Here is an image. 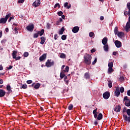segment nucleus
<instances>
[{
    "instance_id": "nucleus-1",
    "label": "nucleus",
    "mask_w": 130,
    "mask_h": 130,
    "mask_svg": "<svg viewBox=\"0 0 130 130\" xmlns=\"http://www.w3.org/2000/svg\"><path fill=\"white\" fill-rule=\"evenodd\" d=\"M92 56L89 54H85L84 56L83 63L86 65L89 66L91 64Z\"/></svg>"
},
{
    "instance_id": "nucleus-2",
    "label": "nucleus",
    "mask_w": 130,
    "mask_h": 130,
    "mask_svg": "<svg viewBox=\"0 0 130 130\" xmlns=\"http://www.w3.org/2000/svg\"><path fill=\"white\" fill-rule=\"evenodd\" d=\"M97 110V108H95V109H94L92 113L94 115V117L95 118V119H97L99 120H101L103 118V115L102 113H100L99 114V115H98Z\"/></svg>"
},
{
    "instance_id": "nucleus-3",
    "label": "nucleus",
    "mask_w": 130,
    "mask_h": 130,
    "mask_svg": "<svg viewBox=\"0 0 130 130\" xmlns=\"http://www.w3.org/2000/svg\"><path fill=\"white\" fill-rule=\"evenodd\" d=\"M11 15L12 14L10 13H8L6 15L5 18H1L0 19V24H6L7 21H8V19L11 17Z\"/></svg>"
},
{
    "instance_id": "nucleus-4",
    "label": "nucleus",
    "mask_w": 130,
    "mask_h": 130,
    "mask_svg": "<svg viewBox=\"0 0 130 130\" xmlns=\"http://www.w3.org/2000/svg\"><path fill=\"white\" fill-rule=\"evenodd\" d=\"M127 115L128 116V117H127V116L125 114H123V117L124 120L125 121H128L129 123H130V109H127Z\"/></svg>"
},
{
    "instance_id": "nucleus-5",
    "label": "nucleus",
    "mask_w": 130,
    "mask_h": 130,
    "mask_svg": "<svg viewBox=\"0 0 130 130\" xmlns=\"http://www.w3.org/2000/svg\"><path fill=\"white\" fill-rule=\"evenodd\" d=\"M54 65V60H52L51 59H48L47 62H46V66L47 68L52 67Z\"/></svg>"
},
{
    "instance_id": "nucleus-6",
    "label": "nucleus",
    "mask_w": 130,
    "mask_h": 130,
    "mask_svg": "<svg viewBox=\"0 0 130 130\" xmlns=\"http://www.w3.org/2000/svg\"><path fill=\"white\" fill-rule=\"evenodd\" d=\"M125 30L127 32L130 31V16L128 17V21L125 25Z\"/></svg>"
},
{
    "instance_id": "nucleus-7",
    "label": "nucleus",
    "mask_w": 130,
    "mask_h": 130,
    "mask_svg": "<svg viewBox=\"0 0 130 130\" xmlns=\"http://www.w3.org/2000/svg\"><path fill=\"white\" fill-rule=\"evenodd\" d=\"M123 102L126 107H130V100L128 99V96H125L123 99Z\"/></svg>"
},
{
    "instance_id": "nucleus-8",
    "label": "nucleus",
    "mask_w": 130,
    "mask_h": 130,
    "mask_svg": "<svg viewBox=\"0 0 130 130\" xmlns=\"http://www.w3.org/2000/svg\"><path fill=\"white\" fill-rule=\"evenodd\" d=\"M41 5V0H36L35 2L33 3L32 6L35 8H37L38 6Z\"/></svg>"
},
{
    "instance_id": "nucleus-9",
    "label": "nucleus",
    "mask_w": 130,
    "mask_h": 130,
    "mask_svg": "<svg viewBox=\"0 0 130 130\" xmlns=\"http://www.w3.org/2000/svg\"><path fill=\"white\" fill-rule=\"evenodd\" d=\"M104 99L107 100L109 99L110 96V93L109 91H106L105 93H103V95Z\"/></svg>"
},
{
    "instance_id": "nucleus-10",
    "label": "nucleus",
    "mask_w": 130,
    "mask_h": 130,
    "mask_svg": "<svg viewBox=\"0 0 130 130\" xmlns=\"http://www.w3.org/2000/svg\"><path fill=\"white\" fill-rule=\"evenodd\" d=\"M34 28L35 25L34 24L27 25V26L26 27V29L28 31H30L31 32L34 30Z\"/></svg>"
},
{
    "instance_id": "nucleus-11",
    "label": "nucleus",
    "mask_w": 130,
    "mask_h": 130,
    "mask_svg": "<svg viewBox=\"0 0 130 130\" xmlns=\"http://www.w3.org/2000/svg\"><path fill=\"white\" fill-rule=\"evenodd\" d=\"M121 109V106L120 105L116 106L114 108V111H116L117 113L120 112Z\"/></svg>"
},
{
    "instance_id": "nucleus-12",
    "label": "nucleus",
    "mask_w": 130,
    "mask_h": 130,
    "mask_svg": "<svg viewBox=\"0 0 130 130\" xmlns=\"http://www.w3.org/2000/svg\"><path fill=\"white\" fill-rule=\"evenodd\" d=\"M12 30L13 34H17V24H13L12 25Z\"/></svg>"
},
{
    "instance_id": "nucleus-13",
    "label": "nucleus",
    "mask_w": 130,
    "mask_h": 130,
    "mask_svg": "<svg viewBox=\"0 0 130 130\" xmlns=\"http://www.w3.org/2000/svg\"><path fill=\"white\" fill-rule=\"evenodd\" d=\"M46 57H47V54L44 53L40 57L39 60L40 61H44V60L46 59Z\"/></svg>"
},
{
    "instance_id": "nucleus-14",
    "label": "nucleus",
    "mask_w": 130,
    "mask_h": 130,
    "mask_svg": "<svg viewBox=\"0 0 130 130\" xmlns=\"http://www.w3.org/2000/svg\"><path fill=\"white\" fill-rule=\"evenodd\" d=\"M84 78L86 79V80L90 79V75L89 72L84 73Z\"/></svg>"
},
{
    "instance_id": "nucleus-15",
    "label": "nucleus",
    "mask_w": 130,
    "mask_h": 130,
    "mask_svg": "<svg viewBox=\"0 0 130 130\" xmlns=\"http://www.w3.org/2000/svg\"><path fill=\"white\" fill-rule=\"evenodd\" d=\"M114 44L117 48H120L121 46V42L120 41H115Z\"/></svg>"
},
{
    "instance_id": "nucleus-16",
    "label": "nucleus",
    "mask_w": 130,
    "mask_h": 130,
    "mask_svg": "<svg viewBox=\"0 0 130 130\" xmlns=\"http://www.w3.org/2000/svg\"><path fill=\"white\" fill-rule=\"evenodd\" d=\"M80 30L79 26H75L72 29V32L74 33H77Z\"/></svg>"
},
{
    "instance_id": "nucleus-17",
    "label": "nucleus",
    "mask_w": 130,
    "mask_h": 130,
    "mask_svg": "<svg viewBox=\"0 0 130 130\" xmlns=\"http://www.w3.org/2000/svg\"><path fill=\"white\" fill-rule=\"evenodd\" d=\"M102 43L104 45H106L108 44V38L104 37L103 39L102 40Z\"/></svg>"
},
{
    "instance_id": "nucleus-18",
    "label": "nucleus",
    "mask_w": 130,
    "mask_h": 130,
    "mask_svg": "<svg viewBox=\"0 0 130 130\" xmlns=\"http://www.w3.org/2000/svg\"><path fill=\"white\" fill-rule=\"evenodd\" d=\"M6 95V91L4 89H0V98L4 97Z\"/></svg>"
},
{
    "instance_id": "nucleus-19",
    "label": "nucleus",
    "mask_w": 130,
    "mask_h": 130,
    "mask_svg": "<svg viewBox=\"0 0 130 130\" xmlns=\"http://www.w3.org/2000/svg\"><path fill=\"white\" fill-rule=\"evenodd\" d=\"M40 39H41L40 44H42V45L44 44L46 40V38L44 37H42L40 38Z\"/></svg>"
},
{
    "instance_id": "nucleus-20",
    "label": "nucleus",
    "mask_w": 130,
    "mask_h": 130,
    "mask_svg": "<svg viewBox=\"0 0 130 130\" xmlns=\"http://www.w3.org/2000/svg\"><path fill=\"white\" fill-rule=\"evenodd\" d=\"M124 35V34L122 31H118L117 33V36L119 37V38H122Z\"/></svg>"
},
{
    "instance_id": "nucleus-21",
    "label": "nucleus",
    "mask_w": 130,
    "mask_h": 130,
    "mask_svg": "<svg viewBox=\"0 0 130 130\" xmlns=\"http://www.w3.org/2000/svg\"><path fill=\"white\" fill-rule=\"evenodd\" d=\"M12 56L13 58H15L17 60V51H13L12 53Z\"/></svg>"
},
{
    "instance_id": "nucleus-22",
    "label": "nucleus",
    "mask_w": 130,
    "mask_h": 130,
    "mask_svg": "<svg viewBox=\"0 0 130 130\" xmlns=\"http://www.w3.org/2000/svg\"><path fill=\"white\" fill-rule=\"evenodd\" d=\"M114 72V69L111 67H109L108 69V74H111Z\"/></svg>"
},
{
    "instance_id": "nucleus-23",
    "label": "nucleus",
    "mask_w": 130,
    "mask_h": 130,
    "mask_svg": "<svg viewBox=\"0 0 130 130\" xmlns=\"http://www.w3.org/2000/svg\"><path fill=\"white\" fill-rule=\"evenodd\" d=\"M104 51L106 52H108L109 51V45H107V44H106V45H104Z\"/></svg>"
},
{
    "instance_id": "nucleus-24",
    "label": "nucleus",
    "mask_w": 130,
    "mask_h": 130,
    "mask_svg": "<svg viewBox=\"0 0 130 130\" xmlns=\"http://www.w3.org/2000/svg\"><path fill=\"white\" fill-rule=\"evenodd\" d=\"M69 3L68 2H66L64 4V7L67 8V9H70L71 8V5L70 4L69 6H68Z\"/></svg>"
},
{
    "instance_id": "nucleus-25",
    "label": "nucleus",
    "mask_w": 130,
    "mask_h": 130,
    "mask_svg": "<svg viewBox=\"0 0 130 130\" xmlns=\"http://www.w3.org/2000/svg\"><path fill=\"white\" fill-rule=\"evenodd\" d=\"M127 8L128 10V16H130V2L129 3H127Z\"/></svg>"
},
{
    "instance_id": "nucleus-26",
    "label": "nucleus",
    "mask_w": 130,
    "mask_h": 130,
    "mask_svg": "<svg viewBox=\"0 0 130 130\" xmlns=\"http://www.w3.org/2000/svg\"><path fill=\"white\" fill-rule=\"evenodd\" d=\"M108 86L109 87V88H112V81H111L110 80H108Z\"/></svg>"
},
{
    "instance_id": "nucleus-27",
    "label": "nucleus",
    "mask_w": 130,
    "mask_h": 130,
    "mask_svg": "<svg viewBox=\"0 0 130 130\" xmlns=\"http://www.w3.org/2000/svg\"><path fill=\"white\" fill-rule=\"evenodd\" d=\"M114 34L115 35H118V27L117 26H116L115 28H114Z\"/></svg>"
},
{
    "instance_id": "nucleus-28",
    "label": "nucleus",
    "mask_w": 130,
    "mask_h": 130,
    "mask_svg": "<svg viewBox=\"0 0 130 130\" xmlns=\"http://www.w3.org/2000/svg\"><path fill=\"white\" fill-rule=\"evenodd\" d=\"M64 30H65V29L64 28V27H61L60 30L59 31V34L63 35V33L64 32Z\"/></svg>"
},
{
    "instance_id": "nucleus-29",
    "label": "nucleus",
    "mask_w": 130,
    "mask_h": 130,
    "mask_svg": "<svg viewBox=\"0 0 130 130\" xmlns=\"http://www.w3.org/2000/svg\"><path fill=\"white\" fill-rule=\"evenodd\" d=\"M115 96L118 97L120 95V91H117V90L114 91Z\"/></svg>"
},
{
    "instance_id": "nucleus-30",
    "label": "nucleus",
    "mask_w": 130,
    "mask_h": 130,
    "mask_svg": "<svg viewBox=\"0 0 130 130\" xmlns=\"http://www.w3.org/2000/svg\"><path fill=\"white\" fill-rule=\"evenodd\" d=\"M44 31H45V29H41V31H38L39 35H40V36L41 37V36H42V35H44Z\"/></svg>"
},
{
    "instance_id": "nucleus-31",
    "label": "nucleus",
    "mask_w": 130,
    "mask_h": 130,
    "mask_svg": "<svg viewBox=\"0 0 130 130\" xmlns=\"http://www.w3.org/2000/svg\"><path fill=\"white\" fill-rule=\"evenodd\" d=\"M7 90L8 91L9 93H12V89H11V86L7 85Z\"/></svg>"
},
{
    "instance_id": "nucleus-32",
    "label": "nucleus",
    "mask_w": 130,
    "mask_h": 130,
    "mask_svg": "<svg viewBox=\"0 0 130 130\" xmlns=\"http://www.w3.org/2000/svg\"><path fill=\"white\" fill-rule=\"evenodd\" d=\"M113 65H114V62H109L108 63V68H113Z\"/></svg>"
},
{
    "instance_id": "nucleus-33",
    "label": "nucleus",
    "mask_w": 130,
    "mask_h": 130,
    "mask_svg": "<svg viewBox=\"0 0 130 130\" xmlns=\"http://www.w3.org/2000/svg\"><path fill=\"white\" fill-rule=\"evenodd\" d=\"M39 31H38V32L36 33V34H34V36H33V38L34 39H37L38 38V37H39Z\"/></svg>"
},
{
    "instance_id": "nucleus-34",
    "label": "nucleus",
    "mask_w": 130,
    "mask_h": 130,
    "mask_svg": "<svg viewBox=\"0 0 130 130\" xmlns=\"http://www.w3.org/2000/svg\"><path fill=\"white\" fill-rule=\"evenodd\" d=\"M40 87V84L39 83H37L35 85V86H34V88L35 89H38Z\"/></svg>"
},
{
    "instance_id": "nucleus-35",
    "label": "nucleus",
    "mask_w": 130,
    "mask_h": 130,
    "mask_svg": "<svg viewBox=\"0 0 130 130\" xmlns=\"http://www.w3.org/2000/svg\"><path fill=\"white\" fill-rule=\"evenodd\" d=\"M20 89H26L27 88V84H23L20 87Z\"/></svg>"
},
{
    "instance_id": "nucleus-36",
    "label": "nucleus",
    "mask_w": 130,
    "mask_h": 130,
    "mask_svg": "<svg viewBox=\"0 0 130 130\" xmlns=\"http://www.w3.org/2000/svg\"><path fill=\"white\" fill-rule=\"evenodd\" d=\"M74 108V105H72V104H71V105H70L68 107V109L69 110V111H71L72 109H73Z\"/></svg>"
},
{
    "instance_id": "nucleus-37",
    "label": "nucleus",
    "mask_w": 130,
    "mask_h": 130,
    "mask_svg": "<svg viewBox=\"0 0 130 130\" xmlns=\"http://www.w3.org/2000/svg\"><path fill=\"white\" fill-rule=\"evenodd\" d=\"M66 76V74H63L62 73V72L61 71L60 73V78L61 79H63L64 78V77Z\"/></svg>"
},
{
    "instance_id": "nucleus-38",
    "label": "nucleus",
    "mask_w": 130,
    "mask_h": 130,
    "mask_svg": "<svg viewBox=\"0 0 130 130\" xmlns=\"http://www.w3.org/2000/svg\"><path fill=\"white\" fill-rule=\"evenodd\" d=\"M67 38V35H62L61 37V39H62V40L63 41H65L66 40Z\"/></svg>"
},
{
    "instance_id": "nucleus-39",
    "label": "nucleus",
    "mask_w": 130,
    "mask_h": 130,
    "mask_svg": "<svg viewBox=\"0 0 130 130\" xmlns=\"http://www.w3.org/2000/svg\"><path fill=\"white\" fill-rule=\"evenodd\" d=\"M66 57V55L64 53H61L60 55V58H61L62 59H65Z\"/></svg>"
},
{
    "instance_id": "nucleus-40",
    "label": "nucleus",
    "mask_w": 130,
    "mask_h": 130,
    "mask_svg": "<svg viewBox=\"0 0 130 130\" xmlns=\"http://www.w3.org/2000/svg\"><path fill=\"white\" fill-rule=\"evenodd\" d=\"M57 7H58V8H61L60 5L59 4H56L54 6V8L55 9Z\"/></svg>"
},
{
    "instance_id": "nucleus-41",
    "label": "nucleus",
    "mask_w": 130,
    "mask_h": 130,
    "mask_svg": "<svg viewBox=\"0 0 130 130\" xmlns=\"http://www.w3.org/2000/svg\"><path fill=\"white\" fill-rule=\"evenodd\" d=\"M57 14H58V16H61L63 15V12H62V11H58V13H57Z\"/></svg>"
},
{
    "instance_id": "nucleus-42",
    "label": "nucleus",
    "mask_w": 130,
    "mask_h": 130,
    "mask_svg": "<svg viewBox=\"0 0 130 130\" xmlns=\"http://www.w3.org/2000/svg\"><path fill=\"white\" fill-rule=\"evenodd\" d=\"M25 2V0H18L17 3L18 4H22Z\"/></svg>"
},
{
    "instance_id": "nucleus-43",
    "label": "nucleus",
    "mask_w": 130,
    "mask_h": 130,
    "mask_svg": "<svg viewBox=\"0 0 130 130\" xmlns=\"http://www.w3.org/2000/svg\"><path fill=\"white\" fill-rule=\"evenodd\" d=\"M29 55V53L27 52H25L24 53V57H27Z\"/></svg>"
},
{
    "instance_id": "nucleus-44",
    "label": "nucleus",
    "mask_w": 130,
    "mask_h": 130,
    "mask_svg": "<svg viewBox=\"0 0 130 130\" xmlns=\"http://www.w3.org/2000/svg\"><path fill=\"white\" fill-rule=\"evenodd\" d=\"M89 35L90 37H93L94 36V33L92 32V31H91L90 32H89Z\"/></svg>"
},
{
    "instance_id": "nucleus-45",
    "label": "nucleus",
    "mask_w": 130,
    "mask_h": 130,
    "mask_svg": "<svg viewBox=\"0 0 130 130\" xmlns=\"http://www.w3.org/2000/svg\"><path fill=\"white\" fill-rule=\"evenodd\" d=\"M120 92L121 93H123L124 91V88L123 87H120Z\"/></svg>"
},
{
    "instance_id": "nucleus-46",
    "label": "nucleus",
    "mask_w": 130,
    "mask_h": 130,
    "mask_svg": "<svg viewBox=\"0 0 130 130\" xmlns=\"http://www.w3.org/2000/svg\"><path fill=\"white\" fill-rule=\"evenodd\" d=\"M97 58H95L94 61L92 62V65H95V64L97 62Z\"/></svg>"
},
{
    "instance_id": "nucleus-47",
    "label": "nucleus",
    "mask_w": 130,
    "mask_h": 130,
    "mask_svg": "<svg viewBox=\"0 0 130 130\" xmlns=\"http://www.w3.org/2000/svg\"><path fill=\"white\" fill-rule=\"evenodd\" d=\"M65 71H66V72H69V66H66V67L65 68Z\"/></svg>"
},
{
    "instance_id": "nucleus-48",
    "label": "nucleus",
    "mask_w": 130,
    "mask_h": 130,
    "mask_svg": "<svg viewBox=\"0 0 130 130\" xmlns=\"http://www.w3.org/2000/svg\"><path fill=\"white\" fill-rule=\"evenodd\" d=\"M124 15H125V16H128V15H129L128 11H124Z\"/></svg>"
},
{
    "instance_id": "nucleus-49",
    "label": "nucleus",
    "mask_w": 130,
    "mask_h": 130,
    "mask_svg": "<svg viewBox=\"0 0 130 130\" xmlns=\"http://www.w3.org/2000/svg\"><path fill=\"white\" fill-rule=\"evenodd\" d=\"M50 27H51V25L50 24V23H47V25L46 26V28L47 29H50Z\"/></svg>"
},
{
    "instance_id": "nucleus-50",
    "label": "nucleus",
    "mask_w": 130,
    "mask_h": 130,
    "mask_svg": "<svg viewBox=\"0 0 130 130\" xmlns=\"http://www.w3.org/2000/svg\"><path fill=\"white\" fill-rule=\"evenodd\" d=\"M120 88L119 86L116 87V91L118 92H120Z\"/></svg>"
},
{
    "instance_id": "nucleus-51",
    "label": "nucleus",
    "mask_w": 130,
    "mask_h": 130,
    "mask_svg": "<svg viewBox=\"0 0 130 130\" xmlns=\"http://www.w3.org/2000/svg\"><path fill=\"white\" fill-rule=\"evenodd\" d=\"M58 35L57 34H55L54 35V39L55 40H57V38H58Z\"/></svg>"
},
{
    "instance_id": "nucleus-52",
    "label": "nucleus",
    "mask_w": 130,
    "mask_h": 130,
    "mask_svg": "<svg viewBox=\"0 0 130 130\" xmlns=\"http://www.w3.org/2000/svg\"><path fill=\"white\" fill-rule=\"evenodd\" d=\"M27 84H31V83H32V80H27L26 81Z\"/></svg>"
},
{
    "instance_id": "nucleus-53",
    "label": "nucleus",
    "mask_w": 130,
    "mask_h": 130,
    "mask_svg": "<svg viewBox=\"0 0 130 130\" xmlns=\"http://www.w3.org/2000/svg\"><path fill=\"white\" fill-rule=\"evenodd\" d=\"M126 112L127 113V109H126V107H124V108H123V110L122 113H125Z\"/></svg>"
},
{
    "instance_id": "nucleus-54",
    "label": "nucleus",
    "mask_w": 130,
    "mask_h": 130,
    "mask_svg": "<svg viewBox=\"0 0 130 130\" xmlns=\"http://www.w3.org/2000/svg\"><path fill=\"white\" fill-rule=\"evenodd\" d=\"M119 80L120 81V82H122V81L124 80V77H120L119 78Z\"/></svg>"
},
{
    "instance_id": "nucleus-55",
    "label": "nucleus",
    "mask_w": 130,
    "mask_h": 130,
    "mask_svg": "<svg viewBox=\"0 0 130 130\" xmlns=\"http://www.w3.org/2000/svg\"><path fill=\"white\" fill-rule=\"evenodd\" d=\"M13 19H14V17H13V16L10 17L9 20H8V22H11V20H13Z\"/></svg>"
},
{
    "instance_id": "nucleus-56",
    "label": "nucleus",
    "mask_w": 130,
    "mask_h": 130,
    "mask_svg": "<svg viewBox=\"0 0 130 130\" xmlns=\"http://www.w3.org/2000/svg\"><path fill=\"white\" fill-rule=\"evenodd\" d=\"M7 69L8 70H12V69H13V66H9V67H7Z\"/></svg>"
},
{
    "instance_id": "nucleus-57",
    "label": "nucleus",
    "mask_w": 130,
    "mask_h": 130,
    "mask_svg": "<svg viewBox=\"0 0 130 130\" xmlns=\"http://www.w3.org/2000/svg\"><path fill=\"white\" fill-rule=\"evenodd\" d=\"M2 84H4V80H3L2 79H0V85H2Z\"/></svg>"
},
{
    "instance_id": "nucleus-58",
    "label": "nucleus",
    "mask_w": 130,
    "mask_h": 130,
    "mask_svg": "<svg viewBox=\"0 0 130 130\" xmlns=\"http://www.w3.org/2000/svg\"><path fill=\"white\" fill-rule=\"evenodd\" d=\"M95 51V50L94 48H92L91 50V53H94V52Z\"/></svg>"
},
{
    "instance_id": "nucleus-59",
    "label": "nucleus",
    "mask_w": 130,
    "mask_h": 130,
    "mask_svg": "<svg viewBox=\"0 0 130 130\" xmlns=\"http://www.w3.org/2000/svg\"><path fill=\"white\" fill-rule=\"evenodd\" d=\"M94 125H98V122L96 120H95V121L94 122Z\"/></svg>"
},
{
    "instance_id": "nucleus-60",
    "label": "nucleus",
    "mask_w": 130,
    "mask_h": 130,
    "mask_svg": "<svg viewBox=\"0 0 130 130\" xmlns=\"http://www.w3.org/2000/svg\"><path fill=\"white\" fill-rule=\"evenodd\" d=\"M4 70V68L3 67V66L0 65V71H3Z\"/></svg>"
},
{
    "instance_id": "nucleus-61",
    "label": "nucleus",
    "mask_w": 130,
    "mask_h": 130,
    "mask_svg": "<svg viewBox=\"0 0 130 130\" xmlns=\"http://www.w3.org/2000/svg\"><path fill=\"white\" fill-rule=\"evenodd\" d=\"M127 94L128 96H130V89L127 91Z\"/></svg>"
},
{
    "instance_id": "nucleus-62",
    "label": "nucleus",
    "mask_w": 130,
    "mask_h": 130,
    "mask_svg": "<svg viewBox=\"0 0 130 130\" xmlns=\"http://www.w3.org/2000/svg\"><path fill=\"white\" fill-rule=\"evenodd\" d=\"M104 18H105V17L104 16H102L100 17V20H104Z\"/></svg>"
},
{
    "instance_id": "nucleus-63",
    "label": "nucleus",
    "mask_w": 130,
    "mask_h": 130,
    "mask_svg": "<svg viewBox=\"0 0 130 130\" xmlns=\"http://www.w3.org/2000/svg\"><path fill=\"white\" fill-rule=\"evenodd\" d=\"M5 31H6V32H7V33H8V32H9V28H6L5 29Z\"/></svg>"
},
{
    "instance_id": "nucleus-64",
    "label": "nucleus",
    "mask_w": 130,
    "mask_h": 130,
    "mask_svg": "<svg viewBox=\"0 0 130 130\" xmlns=\"http://www.w3.org/2000/svg\"><path fill=\"white\" fill-rule=\"evenodd\" d=\"M17 105H20V102L19 101H17Z\"/></svg>"
}]
</instances>
